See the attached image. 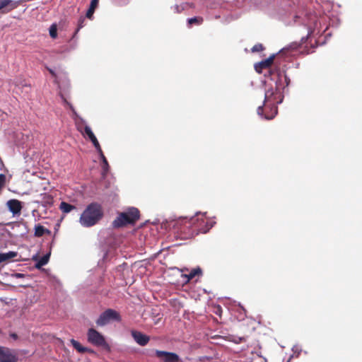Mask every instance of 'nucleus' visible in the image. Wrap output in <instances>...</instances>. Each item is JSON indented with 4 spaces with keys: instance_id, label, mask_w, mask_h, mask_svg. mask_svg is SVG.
I'll list each match as a JSON object with an SVG mask.
<instances>
[{
    "instance_id": "nucleus-1",
    "label": "nucleus",
    "mask_w": 362,
    "mask_h": 362,
    "mask_svg": "<svg viewBox=\"0 0 362 362\" xmlns=\"http://www.w3.org/2000/svg\"><path fill=\"white\" fill-rule=\"evenodd\" d=\"M102 217L101 206L97 203H91L81 214L79 223L83 227L88 228L95 225Z\"/></svg>"
},
{
    "instance_id": "nucleus-2",
    "label": "nucleus",
    "mask_w": 362,
    "mask_h": 362,
    "mask_svg": "<svg viewBox=\"0 0 362 362\" xmlns=\"http://www.w3.org/2000/svg\"><path fill=\"white\" fill-rule=\"evenodd\" d=\"M139 218V211L137 209L132 207L127 211L121 213L113 221L115 227H121L136 221Z\"/></svg>"
},
{
    "instance_id": "nucleus-3",
    "label": "nucleus",
    "mask_w": 362,
    "mask_h": 362,
    "mask_svg": "<svg viewBox=\"0 0 362 362\" xmlns=\"http://www.w3.org/2000/svg\"><path fill=\"white\" fill-rule=\"evenodd\" d=\"M88 340L90 343L101 346L105 349L109 350L110 346L106 342L104 337L94 329H89L88 331Z\"/></svg>"
},
{
    "instance_id": "nucleus-4",
    "label": "nucleus",
    "mask_w": 362,
    "mask_h": 362,
    "mask_svg": "<svg viewBox=\"0 0 362 362\" xmlns=\"http://www.w3.org/2000/svg\"><path fill=\"white\" fill-rule=\"evenodd\" d=\"M120 317L119 313L112 309H107L103 312L96 321L98 326H105L113 321H119Z\"/></svg>"
},
{
    "instance_id": "nucleus-5",
    "label": "nucleus",
    "mask_w": 362,
    "mask_h": 362,
    "mask_svg": "<svg viewBox=\"0 0 362 362\" xmlns=\"http://www.w3.org/2000/svg\"><path fill=\"white\" fill-rule=\"evenodd\" d=\"M8 210L12 213L13 216H18L23 208L22 204L17 199H10L6 202Z\"/></svg>"
},
{
    "instance_id": "nucleus-6",
    "label": "nucleus",
    "mask_w": 362,
    "mask_h": 362,
    "mask_svg": "<svg viewBox=\"0 0 362 362\" xmlns=\"http://www.w3.org/2000/svg\"><path fill=\"white\" fill-rule=\"evenodd\" d=\"M156 355L163 362H178L179 357L177 354L162 351H156Z\"/></svg>"
},
{
    "instance_id": "nucleus-7",
    "label": "nucleus",
    "mask_w": 362,
    "mask_h": 362,
    "mask_svg": "<svg viewBox=\"0 0 362 362\" xmlns=\"http://www.w3.org/2000/svg\"><path fill=\"white\" fill-rule=\"evenodd\" d=\"M83 134L86 136L93 143V146L96 148L98 153H101L100 146L95 137V134L92 132L91 129L88 126L84 127V132Z\"/></svg>"
},
{
    "instance_id": "nucleus-8",
    "label": "nucleus",
    "mask_w": 362,
    "mask_h": 362,
    "mask_svg": "<svg viewBox=\"0 0 362 362\" xmlns=\"http://www.w3.org/2000/svg\"><path fill=\"white\" fill-rule=\"evenodd\" d=\"M18 6V2L13 0H0V11L8 13Z\"/></svg>"
},
{
    "instance_id": "nucleus-9",
    "label": "nucleus",
    "mask_w": 362,
    "mask_h": 362,
    "mask_svg": "<svg viewBox=\"0 0 362 362\" xmlns=\"http://www.w3.org/2000/svg\"><path fill=\"white\" fill-rule=\"evenodd\" d=\"M274 55L270 56L269 58L262 60V62L255 65V69L258 73H262V70L269 68L273 63Z\"/></svg>"
},
{
    "instance_id": "nucleus-10",
    "label": "nucleus",
    "mask_w": 362,
    "mask_h": 362,
    "mask_svg": "<svg viewBox=\"0 0 362 362\" xmlns=\"http://www.w3.org/2000/svg\"><path fill=\"white\" fill-rule=\"evenodd\" d=\"M132 335L136 343L141 346L146 345L149 340V338L146 335L137 331H132Z\"/></svg>"
},
{
    "instance_id": "nucleus-11",
    "label": "nucleus",
    "mask_w": 362,
    "mask_h": 362,
    "mask_svg": "<svg viewBox=\"0 0 362 362\" xmlns=\"http://www.w3.org/2000/svg\"><path fill=\"white\" fill-rule=\"evenodd\" d=\"M51 233V231L45 228L44 226L38 224L35 225L34 228V235L36 237H41L45 234L49 235Z\"/></svg>"
},
{
    "instance_id": "nucleus-12",
    "label": "nucleus",
    "mask_w": 362,
    "mask_h": 362,
    "mask_svg": "<svg viewBox=\"0 0 362 362\" xmlns=\"http://www.w3.org/2000/svg\"><path fill=\"white\" fill-rule=\"evenodd\" d=\"M71 344L72 346L79 352V353H83L86 351H89L90 353H93V351L90 349H88L86 347L83 346L78 341H76L75 339H71Z\"/></svg>"
},
{
    "instance_id": "nucleus-13",
    "label": "nucleus",
    "mask_w": 362,
    "mask_h": 362,
    "mask_svg": "<svg viewBox=\"0 0 362 362\" xmlns=\"http://www.w3.org/2000/svg\"><path fill=\"white\" fill-rule=\"evenodd\" d=\"M17 256L16 252L10 251L5 253H0V264Z\"/></svg>"
},
{
    "instance_id": "nucleus-14",
    "label": "nucleus",
    "mask_w": 362,
    "mask_h": 362,
    "mask_svg": "<svg viewBox=\"0 0 362 362\" xmlns=\"http://www.w3.org/2000/svg\"><path fill=\"white\" fill-rule=\"evenodd\" d=\"M49 259V254H47V255H44L43 257H42L41 258L37 259V261L35 264V267L37 269H40L42 266L47 264L48 263ZM34 259H35V258H34ZM36 260H37V259H36Z\"/></svg>"
},
{
    "instance_id": "nucleus-15",
    "label": "nucleus",
    "mask_w": 362,
    "mask_h": 362,
    "mask_svg": "<svg viewBox=\"0 0 362 362\" xmlns=\"http://www.w3.org/2000/svg\"><path fill=\"white\" fill-rule=\"evenodd\" d=\"M200 273V268H196L192 269L189 274H184L182 276L185 279V282H188L190 279H193L195 276L199 274Z\"/></svg>"
},
{
    "instance_id": "nucleus-16",
    "label": "nucleus",
    "mask_w": 362,
    "mask_h": 362,
    "mask_svg": "<svg viewBox=\"0 0 362 362\" xmlns=\"http://www.w3.org/2000/svg\"><path fill=\"white\" fill-rule=\"evenodd\" d=\"M59 209L60 210L64 212V213H69L70 211H71L74 209H75V206L71 205V204H69L66 202H62L61 204H60V206H59Z\"/></svg>"
},
{
    "instance_id": "nucleus-17",
    "label": "nucleus",
    "mask_w": 362,
    "mask_h": 362,
    "mask_svg": "<svg viewBox=\"0 0 362 362\" xmlns=\"http://www.w3.org/2000/svg\"><path fill=\"white\" fill-rule=\"evenodd\" d=\"M0 354L2 355V358L0 359V362H15L14 358L13 357L6 356L4 349L1 347Z\"/></svg>"
},
{
    "instance_id": "nucleus-18",
    "label": "nucleus",
    "mask_w": 362,
    "mask_h": 362,
    "mask_svg": "<svg viewBox=\"0 0 362 362\" xmlns=\"http://www.w3.org/2000/svg\"><path fill=\"white\" fill-rule=\"evenodd\" d=\"M100 153V156L102 158V161H103V174H105L107 173V170H108V163H107V161L105 158V157L104 156L103 152L101 151V153Z\"/></svg>"
},
{
    "instance_id": "nucleus-19",
    "label": "nucleus",
    "mask_w": 362,
    "mask_h": 362,
    "mask_svg": "<svg viewBox=\"0 0 362 362\" xmlns=\"http://www.w3.org/2000/svg\"><path fill=\"white\" fill-rule=\"evenodd\" d=\"M49 33L52 38H56L57 37V27L56 24H52L50 26Z\"/></svg>"
},
{
    "instance_id": "nucleus-20",
    "label": "nucleus",
    "mask_w": 362,
    "mask_h": 362,
    "mask_svg": "<svg viewBox=\"0 0 362 362\" xmlns=\"http://www.w3.org/2000/svg\"><path fill=\"white\" fill-rule=\"evenodd\" d=\"M274 94V90L273 89L267 90L265 93L264 102H266V103L270 102Z\"/></svg>"
},
{
    "instance_id": "nucleus-21",
    "label": "nucleus",
    "mask_w": 362,
    "mask_h": 362,
    "mask_svg": "<svg viewBox=\"0 0 362 362\" xmlns=\"http://www.w3.org/2000/svg\"><path fill=\"white\" fill-rule=\"evenodd\" d=\"M271 111L272 112V113L271 115H268V114L265 115V116H264L265 119H271L274 118L275 115L277 113V107L276 106H272L271 107Z\"/></svg>"
},
{
    "instance_id": "nucleus-22",
    "label": "nucleus",
    "mask_w": 362,
    "mask_h": 362,
    "mask_svg": "<svg viewBox=\"0 0 362 362\" xmlns=\"http://www.w3.org/2000/svg\"><path fill=\"white\" fill-rule=\"evenodd\" d=\"M48 70H49V73L55 78V82L59 85V87L61 88V84H60V82L59 81V76L55 73L54 70H53L52 69H49Z\"/></svg>"
},
{
    "instance_id": "nucleus-23",
    "label": "nucleus",
    "mask_w": 362,
    "mask_h": 362,
    "mask_svg": "<svg viewBox=\"0 0 362 362\" xmlns=\"http://www.w3.org/2000/svg\"><path fill=\"white\" fill-rule=\"evenodd\" d=\"M173 8L175 12L180 13L185 9V5H175Z\"/></svg>"
},
{
    "instance_id": "nucleus-24",
    "label": "nucleus",
    "mask_w": 362,
    "mask_h": 362,
    "mask_svg": "<svg viewBox=\"0 0 362 362\" xmlns=\"http://www.w3.org/2000/svg\"><path fill=\"white\" fill-rule=\"evenodd\" d=\"M263 49V47L261 44H257V45H255L252 48V51L253 52H259V51H261Z\"/></svg>"
},
{
    "instance_id": "nucleus-25",
    "label": "nucleus",
    "mask_w": 362,
    "mask_h": 362,
    "mask_svg": "<svg viewBox=\"0 0 362 362\" xmlns=\"http://www.w3.org/2000/svg\"><path fill=\"white\" fill-rule=\"evenodd\" d=\"M95 11V8H89L87 13H86V16L87 18H91L93 15V13Z\"/></svg>"
},
{
    "instance_id": "nucleus-26",
    "label": "nucleus",
    "mask_w": 362,
    "mask_h": 362,
    "mask_svg": "<svg viewBox=\"0 0 362 362\" xmlns=\"http://www.w3.org/2000/svg\"><path fill=\"white\" fill-rule=\"evenodd\" d=\"M98 2L99 0H92L90 2V7L95 9L96 7L98 6Z\"/></svg>"
},
{
    "instance_id": "nucleus-27",
    "label": "nucleus",
    "mask_w": 362,
    "mask_h": 362,
    "mask_svg": "<svg viewBox=\"0 0 362 362\" xmlns=\"http://www.w3.org/2000/svg\"><path fill=\"white\" fill-rule=\"evenodd\" d=\"M24 276H25V274H21V273H14V274H11V277L16 278V279L23 278Z\"/></svg>"
},
{
    "instance_id": "nucleus-28",
    "label": "nucleus",
    "mask_w": 362,
    "mask_h": 362,
    "mask_svg": "<svg viewBox=\"0 0 362 362\" xmlns=\"http://www.w3.org/2000/svg\"><path fill=\"white\" fill-rule=\"evenodd\" d=\"M199 21V20L197 18H191L188 19V23L191 25L192 23H198Z\"/></svg>"
},
{
    "instance_id": "nucleus-29",
    "label": "nucleus",
    "mask_w": 362,
    "mask_h": 362,
    "mask_svg": "<svg viewBox=\"0 0 362 362\" xmlns=\"http://www.w3.org/2000/svg\"><path fill=\"white\" fill-rule=\"evenodd\" d=\"M262 112H263V109H262V106H259L258 108H257V114L260 116H262Z\"/></svg>"
},
{
    "instance_id": "nucleus-30",
    "label": "nucleus",
    "mask_w": 362,
    "mask_h": 362,
    "mask_svg": "<svg viewBox=\"0 0 362 362\" xmlns=\"http://www.w3.org/2000/svg\"><path fill=\"white\" fill-rule=\"evenodd\" d=\"M215 223V222H213V221H211L210 223H209L208 224L209 225V226L208 227V228L205 230H204L203 232L204 233H206L208 230H209L210 228H211L214 224Z\"/></svg>"
}]
</instances>
